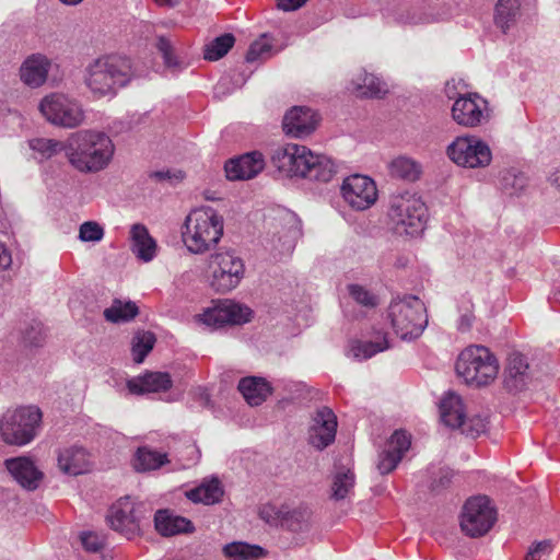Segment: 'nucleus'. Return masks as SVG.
Here are the masks:
<instances>
[{"label": "nucleus", "instance_id": "1", "mask_svg": "<svg viewBox=\"0 0 560 560\" xmlns=\"http://www.w3.org/2000/svg\"><path fill=\"white\" fill-rule=\"evenodd\" d=\"M271 162L285 176L323 183L329 182L337 172L330 158L315 154L308 148L295 143H287L275 149Z\"/></svg>", "mask_w": 560, "mask_h": 560}, {"label": "nucleus", "instance_id": "2", "mask_svg": "<svg viewBox=\"0 0 560 560\" xmlns=\"http://www.w3.org/2000/svg\"><path fill=\"white\" fill-rule=\"evenodd\" d=\"M115 145L104 132L84 130L72 133L66 141V156L69 164L83 174L105 170L114 155Z\"/></svg>", "mask_w": 560, "mask_h": 560}, {"label": "nucleus", "instance_id": "3", "mask_svg": "<svg viewBox=\"0 0 560 560\" xmlns=\"http://www.w3.org/2000/svg\"><path fill=\"white\" fill-rule=\"evenodd\" d=\"M128 58L105 55L92 60L84 69V83L94 97L113 96L132 78Z\"/></svg>", "mask_w": 560, "mask_h": 560}, {"label": "nucleus", "instance_id": "4", "mask_svg": "<svg viewBox=\"0 0 560 560\" xmlns=\"http://www.w3.org/2000/svg\"><path fill=\"white\" fill-rule=\"evenodd\" d=\"M223 235V218L211 207L192 210L186 218L183 242L191 254L201 255L213 248Z\"/></svg>", "mask_w": 560, "mask_h": 560}, {"label": "nucleus", "instance_id": "5", "mask_svg": "<svg viewBox=\"0 0 560 560\" xmlns=\"http://www.w3.org/2000/svg\"><path fill=\"white\" fill-rule=\"evenodd\" d=\"M387 214L396 234L411 236L422 232L428 217L424 202L410 191L392 195Z\"/></svg>", "mask_w": 560, "mask_h": 560}, {"label": "nucleus", "instance_id": "6", "mask_svg": "<svg viewBox=\"0 0 560 560\" xmlns=\"http://www.w3.org/2000/svg\"><path fill=\"white\" fill-rule=\"evenodd\" d=\"M456 372L467 384L483 386L498 376L499 362L488 348L469 346L459 353Z\"/></svg>", "mask_w": 560, "mask_h": 560}, {"label": "nucleus", "instance_id": "7", "mask_svg": "<svg viewBox=\"0 0 560 560\" xmlns=\"http://www.w3.org/2000/svg\"><path fill=\"white\" fill-rule=\"evenodd\" d=\"M388 316L395 332L402 340L418 338L428 325L425 305L413 295L393 301L388 308Z\"/></svg>", "mask_w": 560, "mask_h": 560}, {"label": "nucleus", "instance_id": "8", "mask_svg": "<svg viewBox=\"0 0 560 560\" xmlns=\"http://www.w3.org/2000/svg\"><path fill=\"white\" fill-rule=\"evenodd\" d=\"M42 412L35 406L7 411L0 421V434L7 444L23 446L32 442L39 428Z\"/></svg>", "mask_w": 560, "mask_h": 560}, {"label": "nucleus", "instance_id": "9", "mask_svg": "<svg viewBox=\"0 0 560 560\" xmlns=\"http://www.w3.org/2000/svg\"><path fill=\"white\" fill-rule=\"evenodd\" d=\"M208 277L210 287L220 293L235 289L245 273L243 259L233 249H219L208 259Z\"/></svg>", "mask_w": 560, "mask_h": 560}, {"label": "nucleus", "instance_id": "10", "mask_svg": "<svg viewBox=\"0 0 560 560\" xmlns=\"http://www.w3.org/2000/svg\"><path fill=\"white\" fill-rule=\"evenodd\" d=\"M151 511L145 503L124 497L109 509L107 522L112 529L127 539H132L141 534L142 522L148 520Z\"/></svg>", "mask_w": 560, "mask_h": 560}, {"label": "nucleus", "instance_id": "11", "mask_svg": "<svg viewBox=\"0 0 560 560\" xmlns=\"http://www.w3.org/2000/svg\"><path fill=\"white\" fill-rule=\"evenodd\" d=\"M259 517L269 525L281 526L294 534H305L312 528V511L305 504H266L259 509Z\"/></svg>", "mask_w": 560, "mask_h": 560}, {"label": "nucleus", "instance_id": "12", "mask_svg": "<svg viewBox=\"0 0 560 560\" xmlns=\"http://www.w3.org/2000/svg\"><path fill=\"white\" fill-rule=\"evenodd\" d=\"M446 154L452 162L467 168H482L492 161L490 147L476 136L457 137L447 145Z\"/></svg>", "mask_w": 560, "mask_h": 560}, {"label": "nucleus", "instance_id": "13", "mask_svg": "<svg viewBox=\"0 0 560 560\" xmlns=\"http://www.w3.org/2000/svg\"><path fill=\"white\" fill-rule=\"evenodd\" d=\"M38 108L50 124L59 127L75 128L84 120L81 104L62 93H51L45 96Z\"/></svg>", "mask_w": 560, "mask_h": 560}, {"label": "nucleus", "instance_id": "14", "mask_svg": "<svg viewBox=\"0 0 560 560\" xmlns=\"http://www.w3.org/2000/svg\"><path fill=\"white\" fill-rule=\"evenodd\" d=\"M495 511L485 495L470 498L463 506L460 528L470 537L487 534L495 522Z\"/></svg>", "mask_w": 560, "mask_h": 560}, {"label": "nucleus", "instance_id": "15", "mask_svg": "<svg viewBox=\"0 0 560 560\" xmlns=\"http://www.w3.org/2000/svg\"><path fill=\"white\" fill-rule=\"evenodd\" d=\"M253 311L232 300L218 301L213 306L198 314L196 319L210 328H220L225 325H241L252 319Z\"/></svg>", "mask_w": 560, "mask_h": 560}, {"label": "nucleus", "instance_id": "16", "mask_svg": "<svg viewBox=\"0 0 560 560\" xmlns=\"http://www.w3.org/2000/svg\"><path fill=\"white\" fill-rule=\"evenodd\" d=\"M453 119L464 127H477L490 118L488 103L477 93L460 95L452 107Z\"/></svg>", "mask_w": 560, "mask_h": 560}, {"label": "nucleus", "instance_id": "17", "mask_svg": "<svg viewBox=\"0 0 560 560\" xmlns=\"http://www.w3.org/2000/svg\"><path fill=\"white\" fill-rule=\"evenodd\" d=\"M341 195L351 208L362 211L376 201L377 189L370 177L355 174L343 180Z\"/></svg>", "mask_w": 560, "mask_h": 560}, {"label": "nucleus", "instance_id": "18", "mask_svg": "<svg viewBox=\"0 0 560 560\" xmlns=\"http://www.w3.org/2000/svg\"><path fill=\"white\" fill-rule=\"evenodd\" d=\"M336 432L337 417L334 411L328 407L317 409L308 431L310 444L322 451L335 441Z\"/></svg>", "mask_w": 560, "mask_h": 560}, {"label": "nucleus", "instance_id": "19", "mask_svg": "<svg viewBox=\"0 0 560 560\" xmlns=\"http://www.w3.org/2000/svg\"><path fill=\"white\" fill-rule=\"evenodd\" d=\"M318 124L314 110L305 106H294L283 117V130L294 138H304L311 135Z\"/></svg>", "mask_w": 560, "mask_h": 560}, {"label": "nucleus", "instance_id": "20", "mask_svg": "<svg viewBox=\"0 0 560 560\" xmlns=\"http://www.w3.org/2000/svg\"><path fill=\"white\" fill-rule=\"evenodd\" d=\"M265 167V160L260 152L245 153L231 159L224 165V171L230 180H246L256 177Z\"/></svg>", "mask_w": 560, "mask_h": 560}, {"label": "nucleus", "instance_id": "21", "mask_svg": "<svg viewBox=\"0 0 560 560\" xmlns=\"http://www.w3.org/2000/svg\"><path fill=\"white\" fill-rule=\"evenodd\" d=\"M4 464L11 476L24 489L35 490L38 488L43 479V472L31 458L24 456L13 457L5 459Z\"/></svg>", "mask_w": 560, "mask_h": 560}, {"label": "nucleus", "instance_id": "22", "mask_svg": "<svg viewBox=\"0 0 560 560\" xmlns=\"http://www.w3.org/2000/svg\"><path fill=\"white\" fill-rule=\"evenodd\" d=\"M172 377L166 372H145L127 381V388L133 395L166 392L172 387Z\"/></svg>", "mask_w": 560, "mask_h": 560}, {"label": "nucleus", "instance_id": "23", "mask_svg": "<svg viewBox=\"0 0 560 560\" xmlns=\"http://www.w3.org/2000/svg\"><path fill=\"white\" fill-rule=\"evenodd\" d=\"M50 66V60L42 54L27 57L20 68L21 81L33 89L42 86L47 80Z\"/></svg>", "mask_w": 560, "mask_h": 560}, {"label": "nucleus", "instance_id": "24", "mask_svg": "<svg viewBox=\"0 0 560 560\" xmlns=\"http://www.w3.org/2000/svg\"><path fill=\"white\" fill-rule=\"evenodd\" d=\"M282 221L284 222V226L282 232L277 231L273 233L271 243L272 249L278 252L280 255L290 254L294 246L296 240L301 236V222L295 217V214L287 212Z\"/></svg>", "mask_w": 560, "mask_h": 560}, {"label": "nucleus", "instance_id": "25", "mask_svg": "<svg viewBox=\"0 0 560 560\" xmlns=\"http://www.w3.org/2000/svg\"><path fill=\"white\" fill-rule=\"evenodd\" d=\"M58 467L65 474L78 476L90 470L89 453L81 446H69L58 453Z\"/></svg>", "mask_w": 560, "mask_h": 560}, {"label": "nucleus", "instance_id": "26", "mask_svg": "<svg viewBox=\"0 0 560 560\" xmlns=\"http://www.w3.org/2000/svg\"><path fill=\"white\" fill-rule=\"evenodd\" d=\"M131 252L143 261L149 262L156 256L158 245L150 235L149 230L141 223H136L130 228Z\"/></svg>", "mask_w": 560, "mask_h": 560}, {"label": "nucleus", "instance_id": "27", "mask_svg": "<svg viewBox=\"0 0 560 560\" xmlns=\"http://www.w3.org/2000/svg\"><path fill=\"white\" fill-rule=\"evenodd\" d=\"M528 362L518 353H511L504 372V385L510 392H521L525 388L528 380Z\"/></svg>", "mask_w": 560, "mask_h": 560}, {"label": "nucleus", "instance_id": "28", "mask_svg": "<svg viewBox=\"0 0 560 560\" xmlns=\"http://www.w3.org/2000/svg\"><path fill=\"white\" fill-rule=\"evenodd\" d=\"M237 388L249 406H260L272 394L270 383L261 376H246L240 380Z\"/></svg>", "mask_w": 560, "mask_h": 560}, {"label": "nucleus", "instance_id": "29", "mask_svg": "<svg viewBox=\"0 0 560 560\" xmlns=\"http://www.w3.org/2000/svg\"><path fill=\"white\" fill-rule=\"evenodd\" d=\"M154 526L164 537L179 534H190L195 530L194 524L186 517L171 514L166 510H159L154 515Z\"/></svg>", "mask_w": 560, "mask_h": 560}, {"label": "nucleus", "instance_id": "30", "mask_svg": "<svg viewBox=\"0 0 560 560\" xmlns=\"http://www.w3.org/2000/svg\"><path fill=\"white\" fill-rule=\"evenodd\" d=\"M348 89L360 97H381L387 92L384 82L364 70L353 77Z\"/></svg>", "mask_w": 560, "mask_h": 560}, {"label": "nucleus", "instance_id": "31", "mask_svg": "<svg viewBox=\"0 0 560 560\" xmlns=\"http://www.w3.org/2000/svg\"><path fill=\"white\" fill-rule=\"evenodd\" d=\"M440 413L445 425L452 429L463 425L466 408L462 397L455 393H447L440 402Z\"/></svg>", "mask_w": 560, "mask_h": 560}, {"label": "nucleus", "instance_id": "32", "mask_svg": "<svg viewBox=\"0 0 560 560\" xmlns=\"http://www.w3.org/2000/svg\"><path fill=\"white\" fill-rule=\"evenodd\" d=\"M388 171L392 177L406 182H416L422 174V166L416 160L400 155L390 161Z\"/></svg>", "mask_w": 560, "mask_h": 560}, {"label": "nucleus", "instance_id": "33", "mask_svg": "<svg viewBox=\"0 0 560 560\" xmlns=\"http://www.w3.org/2000/svg\"><path fill=\"white\" fill-rule=\"evenodd\" d=\"M389 345L385 334H380L375 341L352 340L348 355L357 360H368L378 352L388 349Z\"/></svg>", "mask_w": 560, "mask_h": 560}, {"label": "nucleus", "instance_id": "34", "mask_svg": "<svg viewBox=\"0 0 560 560\" xmlns=\"http://www.w3.org/2000/svg\"><path fill=\"white\" fill-rule=\"evenodd\" d=\"M168 463L167 453H161L149 446H142L137 450L133 466L137 471H151Z\"/></svg>", "mask_w": 560, "mask_h": 560}, {"label": "nucleus", "instance_id": "35", "mask_svg": "<svg viewBox=\"0 0 560 560\" xmlns=\"http://www.w3.org/2000/svg\"><path fill=\"white\" fill-rule=\"evenodd\" d=\"M223 490L220 481L213 479L187 492V498L196 503L214 504L221 500Z\"/></svg>", "mask_w": 560, "mask_h": 560}, {"label": "nucleus", "instance_id": "36", "mask_svg": "<svg viewBox=\"0 0 560 560\" xmlns=\"http://www.w3.org/2000/svg\"><path fill=\"white\" fill-rule=\"evenodd\" d=\"M139 313L138 306L131 301L122 302L115 299L112 305L104 310V317L109 323L129 322Z\"/></svg>", "mask_w": 560, "mask_h": 560}, {"label": "nucleus", "instance_id": "37", "mask_svg": "<svg viewBox=\"0 0 560 560\" xmlns=\"http://www.w3.org/2000/svg\"><path fill=\"white\" fill-rule=\"evenodd\" d=\"M223 553L231 560H257L264 556V549L257 545L234 541L223 547Z\"/></svg>", "mask_w": 560, "mask_h": 560}, {"label": "nucleus", "instance_id": "38", "mask_svg": "<svg viewBox=\"0 0 560 560\" xmlns=\"http://www.w3.org/2000/svg\"><path fill=\"white\" fill-rule=\"evenodd\" d=\"M520 10V0H498L494 22L504 33L510 28Z\"/></svg>", "mask_w": 560, "mask_h": 560}, {"label": "nucleus", "instance_id": "39", "mask_svg": "<svg viewBox=\"0 0 560 560\" xmlns=\"http://www.w3.org/2000/svg\"><path fill=\"white\" fill-rule=\"evenodd\" d=\"M528 184L526 175L515 168L505 170L501 173L500 187L510 195L517 196L524 191Z\"/></svg>", "mask_w": 560, "mask_h": 560}, {"label": "nucleus", "instance_id": "40", "mask_svg": "<svg viewBox=\"0 0 560 560\" xmlns=\"http://www.w3.org/2000/svg\"><path fill=\"white\" fill-rule=\"evenodd\" d=\"M235 38L232 34H223L211 40L205 47L203 57L207 60L215 61L224 57L233 47Z\"/></svg>", "mask_w": 560, "mask_h": 560}, {"label": "nucleus", "instance_id": "41", "mask_svg": "<svg viewBox=\"0 0 560 560\" xmlns=\"http://www.w3.org/2000/svg\"><path fill=\"white\" fill-rule=\"evenodd\" d=\"M156 339L150 331H139L132 338V355L136 363H142L153 349Z\"/></svg>", "mask_w": 560, "mask_h": 560}, {"label": "nucleus", "instance_id": "42", "mask_svg": "<svg viewBox=\"0 0 560 560\" xmlns=\"http://www.w3.org/2000/svg\"><path fill=\"white\" fill-rule=\"evenodd\" d=\"M28 145L45 160L52 158L61 151L66 152V142L63 143L56 139L34 138L28 141Z\"/></svg>", "mask_w": 560, "mask_h": 560}, {"label": "nucleus", "instance_id": "43", "mask_svg": "<svg viewBox=\"0 0 560 560\" xmlns=\"http://www.w3.org/2000/svg\"><path fill=\"white\" fill-rule=\"evenodd\" d=\"M354 486V474L350 470L338 471L332 479L331 498L343 500Z\"/></svg>", "mask_w": 560, "mask_h": 560}, {"label": "nucleus", "instance_id": "44", "mask_svg": "<svg viewBox=\"0 0 560 560\" xmlns=\"http://www.w3.org/2000/svg\"><path fill=\"white\" fill-rule=\"evenodd\" d=\"M156 48L161 52L164 65L174 70H180L185 67L184 61L179 60L174 52V46L168 38L160 36L156 42Z\"/></svg>", "mask_w": 560, "mask_h": 560}, {"label": "nucleus", "instance_id": "45", "mask_svg": "<svg viewBox=\"0 0 560 560\" xmlns=\"http://www.w3.org/2000/svg\"><path fill=\"white\" fill-rule=\"evenodd\" d=\"M272 56V45L267 38V35H262L259 39L255 40L246 54V61L254 62L257 60H266Z\"/></svg>", "mask_w": 560, "mask_h": 560}, {"label": "nucleus", "instance_id": "46", "mask_svg": "<svg viewBox=\"0 0 560 560\" xmlns=\"http://www.w3.org/2000/svg\"><path fill=\"white\" fill-rule=\"evenodd\" d=\"M488 425V421L486 417L480 415H475L471 417H465L463 421V425H458L457 429H460L462 433L470 436L477 438L481 433L486 432Z\"/></svg>", "mask_w": 560, "mask_h": 560}, {"label": "nucleus", "instance_id": "47", "mask_svg": "<svg viewBox=\"0 0 560 560\" xmlns=\"http://www.w3.org/2000/svg\"><path fill=\"white\" fill-rule=\"evenodd\" d=\"M104 228L96 221H85L79 228V240L84 243H97L104 237Z\"/></svg>", "mask_w": 560, "mask_h": 560}, {"label": "nucleus", "instance_id": "48", "mask_svg": "<svg viewBox=\"0 0 560 560\" xmlns=\"http://www.w3.org/2000/svg\"><path fill=\"white\" fill-rule=\"evenodd\" d=\"M401 458L402 457L400 456V454L395 453L393 450H389L386 447L378 455V460H377L376 467H377L380 474L387 475V474L392 472L397 467V465L400 463Z\"/></svg>", "mask_w": 560, "mask_h": 560}, {"label": "nucleus", "instance_id": "49", "mask_svg": "<svg viewBox=\"0 0 560 560\" xmlns=\"http://www.w3.org/2000/svg\"><path fill=\"white\" fill-rule=\"evenodd\" d=\"M348 291L351 298L363 306L374 307L377 304L376 296L360 284H350Z\"/></svg>", "mask_w": 560, "mask_h": 560}, {"label": "nucleus", "instance_id": "50", "mask_svg": "<svg viewBox=\"0 0 560 560\" xmlns=\"http://www.w3.org/2000/svg\"><path fill=\"white\" fill-rule=\"evenodd\" d=\"M80 538L84 549L90 552L101 551L106 542L105 536L96 532H84Z\"/></svg>", "mask_w": 560, "mask_h": 560}, {"label": "nucleus", "instance_id": "51", "mask_svg": "<svg viewBox=\"0 0 560 560\" xmlns=\"http://www.w3.org/2000/svg\"><path fill=\"white\" fill-rule=\"evenodd\" d=\"M410 444V436L405 431H395L388 441L387 448L393 450L402 457L409 450Z\"/></svg>", "mask_w": 560, "mask_h": 560}, {"label": "nucleus", "instance_id": "52", "mask_svg": "<svg viewBox=\"0 0 560 560\" xmlns=\"http://www.w3.org/2000/svg\"><path fill=\"white\" fill-rule=\"evenodd\" d=\"M150 176L160 182H163V180L180 182V180H183L185 174L182 171L166 170V171L153 172Z\"/></svg>", "mask_w": 560, "mask_h": 560}, {"label": "nucleus", "instance_id": "53", "mask_svg": "<svg viewBox=\"0 0 560 560\" xmlns=\"http://www.w3.org/2000/svg\"><path fill=\"white\" fill-rule=\"evenodd\" d=\"M550 550V542L547 540L536 542L532 548H529L528 552H530L534 558L540 560L547 552Z\"/></svg>", "mask_w": 560, "mask_h": 560}, {"label": "nucleus", "instance_id": "54", "mask_svg": "<svg viewBox=\"0 0 560 560\" xmlns=\"http://www.w3.org/2000/svg\"><path fill=\"white\" fill-rule=\"evenodd\" d=\"M307 0H277L278 8L282 11H295L303 7Z\"/></svg>", "mask_w": 560, "mask_h": 560}, {"label": "nucleus", "instance_id": "55", "mask_svg": "<svg viewBox=\"0 0 560 560\" xmlns=\"http://www.w3.org/2000/svg\"><path fill=\"white\" fill-rule=\"evenodd\" d=\"M475 316L471 312H466L458 319V329L463 332L468 331L472 327Z\"/></svg>", "mask_w": 560, "mask_h": 560}, {"label": "nucleus", "instance_id": "56", "mask_svg": "<svg viewBox=\"0 0 560 560\" xmlns=\"http://www.w3.org/2000/svg\"><path fill=\"white\" fill-rule=\"evenodd\" d=\"M12 264V257L8 248L0 242V270L9 268Z\"/></svg>", "mask_w": 560, "mask_h": 560}, {"label": "nucleus", "instance_id": "57", "mask_svg": "<svg viewBox=\"0 0 560 560\" xmlns=\"http://www.w3.org/2000/svg\"><path fill=\"white\" fill-rule=\"evenodd\" d=\"M198 396H199V399H200V402L202 406H208L209 402H210V395L209 393L207 392V389H203V388H199L198 389Z\"/></svg>", "mask_w": 560, "mask_h": 560}, {"label": "nucleus", "instance_id": "58", "mask_svg": "<svg viewBox=\"0 0 560 560\" xmlns=\"http://www.w3.org/2000/svg\"><path fill=\"white\" fill-rule=\"evenodd\" d=\"M549 182L552 186L560 189V171H557L553 174H551L549 177Z\"/></svg>", "mask_w": 560, "mask_h": 560}, {"label": "nucleus", "instance_id": "59", "mask_svg": "<svg viewBox=\"0 0 560 560\" xmlns=\"http://www.w3.org/2000/svg\"><path fill=\"white\" fill-rule=\"evenodd\" d=\"M25 340H26L30 345H32V346H39V345H40V342H42V340H43V338H42V337H37V336L32 337V336L30 335V332H27V334H26V336H25Z\"/></svg>", "mask_w": 560, "mask_h": 560}, {"label": "nucleus", "instance_id": "60", "mask_svg": "<svg viewBox=\"0 0 560 560\" xmlns=\"http://www.w3.org/2000/svg\"><path fill=\"white\" fill-rule=\"evenodd\" d=\"M159 5L173 8L179 3V0H155Z\"/></svg>", "mask_w": 560, "mask_h": 560}, {"label": "nucleus", "instance_id": "61", "mask_svg": "<svg viewBox=\"0 0 560 560\" xmlns=\"http://www.w3.org/2000/svg\"><path fill=\"white\" fill-rule=\"evenodd\" d=\"M59 1L67 5H77V4L81 3L83 0H59Z\"/></svg>", "mask_w": 560, "mask_h": 560}, {"label": "nucleus", "instance_id": "62", "mask_svg": "<svg viewBox=\"0 0 560 560\" xmlns=\"http://www.w3.org/2000/svg\"><path fill=\"white\" fill-rule=\"evenodd\" d=\"M553 299L557 301V302H560V288L557 289L553 293Z\"/></svg>", "mask_w": 560, "mask_h": 560}, {"label": "nucleus", "instance_id": "63", "mask_svg": "<svg viewBox=\"0 0 560 560\" xmlns=\"http://www.w3.org/2000/svg\"><path fill=\"white\" fill-rule=\"evenodd\" d=\"M524 560H537V559L534 558V556L530 552H527V555H526Z\"/></svg>", "mask_w": 560, "mask_h": 560}, {"label": "nucleus", "instance_id": "64", "mask_svg": "<svg viewBox=\"0 0 560 560\" xmlns=\"http://www.w3.org/2000/svg\"><path fill=\"white\" fill-rule=\"evenodd\" d=\"M448 482V478L445 476L441 479V485L445 486Z\"/></svg>", "mask_w": 560, "mask_h": 560}]
</instances>
